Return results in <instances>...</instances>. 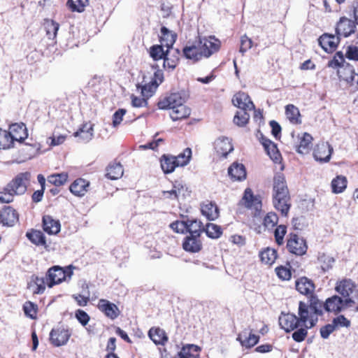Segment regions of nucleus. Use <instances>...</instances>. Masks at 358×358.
<instances>
[{
  "mask_svg": "<svg viewBox=\"0 0 358 358\" xmlns=\"http://www.w3.org/2000/svg\"><path fill=\"white\" fill-rule=\"evenodd\" d=\"M31 176L28 171L16 175L0 191V203H10L13 202L15 196L23 195L29 185Z\"/></svg>",
  "mask_w": 358,
  "mask_h": 358,
  "instance_id": "obj_1",
  "label": "nucleus"
},
{
  "mask_svg": "<svg viewBox=\"0 0 358 358\" xmlns=\"http://www.w3.org/2000/svg\"><path fill=\"white\" fill-rule=\"evenodd\" d=\"M238 206L241 209H245L250 212L252 220H248V225L250 228L257 229L260 226L256 223L260 222V215L262 211V196L259 194H255L252 189L250 187L244 190L242 198L238 203Z\"/></svg>",
  "mask_w": 358,
  "mask_h": 358,
  "instance_id": "obj_2",
  "label": "nucleus"
},
{
  "mask_svg": "<svg viewBox=\"0 0 358 358\" xmlns=\"http://www.w3.org/2000/svg\"><path fill=\"white\" fill-rule=\"evenodd\" d=\"M308 304L299 301L298 315L301 316L302 322H309L308 327H313L316 325L318 317L323 315L324 303L321 301L315 294L308 297Z\"/></svg>",
  "mask_w": 358,
  "mask_h": 358,
  "instance_id": "obj_3",
  "label": "nucleus"
},
{
  "mask_svg": "<svg viewBox=\"0 0 358 358\" xmlns=\"http://www.w3.org/2000/svg\"><path fill=\"white\" fill-rule=\"evenodd\" d=\"M75 267L73 265H69L64 267L59 266H53L50 267L46 274V285L49 288H52L56 285H59L65 281L67 278H71L73 274Z\"/></svg>",
  "mask_w": 358,
  "mask_h": 358,
  "instance_id": "obj_4",
  "label": "nucleus"
},
{
  "mask_svg": "<svg viewBox=\"0 0 358 358\" xmlns=\"http://www.w3.org/2000/svg\"><path fill=\"white\" fill-rule=\"evenodd\" d=\"M164 81V73L160 69H157L151 78V80L148 83L144 84L136 85V88L141 90V96L145 97L147 100L150 98L158 86Z\"/></svg>",
  "mask_w": 358,
  "mask_h": 358,
  "instance_id": "obj_5",
  "label": "nucleus"
},
{
  "mask_svg": "<svg viewBox=\"0 0 358 358\" xmlns=\"http://www.w3.org/2000/svg\"><path fill=\"white\" fill-rule=\"evenodd\" d=\"M286 248L287 251L296 256L305 255L308 250L306 241L294 233H290L287 239Z\"/></svg>",
  "mask_w": 358,
  "mask_h": 358,
  "instance_id": "obj_6",
  "label": "nucleus"
},
{
  "mask_svg": "<svg viewBox=\"0 0 358 358\" xmlns=\"http://www.w3.org/2000/svg\"><path fill=\"white\" fill-rule=\"evenodd\" d=\"M196 38L201 46V52L204 58H209L220 50L221 41L215 36H199Z\"/></svg>",
  "mask_w": 358,
  "mask_h": 358,
  "instance_id": "obj_7",
  "label": "nucleus"
},
{
  "mask_svg": "<svg viewBox=\"0 0 358 358\" xmlns=\"http://www.w3.org/2000/svg\"><path fill=\"white\" fill-rule=\"evenodd\" d=\"M337 75L341 80L346 82L351 87V91H358V73L348 63L345 64L337 71Z\"/></svg>",
  "mask_w": 358,
  "mask_h": 358,
  "instance_id": "obj_8",
  "label": "nucleus"
},
{
  "mask_svg": "<svg viewBox=\"0 0 358 358\" xmlns=\"http://www.w3.org/2000/svg\"><path fill=\"white\" fill-rule=\"evenodd\" d=\"M273 203L282 216L287 217L292 206L289 191L273 192Z\"/></svg>",
  "mask_w": 358,
  "mask_h": 358,
  "instance_id": "obj_9",
  "label": "nucleus"
},
{
  "mask_svg": "<svg viewBox=\"0 0 358 358\" xmlns=\"http://www.w3.org/2000/svg\"><path fill=\"white\" fill-rule=\"evenodd\" d=\"M20 214L11 206H3L0 210V224L3 227H12L19 222Z\"/></svg>",
  "mask_w": 358,
  "mask_h": 358,
  "instance_id": "obj_10",
  "label": "nucleus"
},
{
  "mask_svg": "<svg viewBox=\"0 0 358 358\" xmlns=\"http://www.w3.org/2000/svg\"><path fill=\"white\" fill-rule=\"evenodd\" d=\"M356 23L345 16L339 18L335 26V32L341 38H348L356 31Z\"/></svg>",
  "mask_w": 358,
  "mask_h": 358,
  "instance_id": "obj_11",
  "label": "nucleus"
},
{
  "mask_svg": "<svg viewBox=\"0 0 358 358\" xmlns=\"http://www.w3.org/2000/svg\"><path fill=\"white\" fill-rule=\"evenodd\" d=\"M96 308L107 318L112 320L117 319L121 314V310L118 306L106 299H100L98 301Z\"/></svg>",
  "mask_w": 358,
  "mask_h": 358,
  "instance_id": "obj_12",
  "label": "nucleus"
},
{
  "mask_svg": "<svg viewBox=\"0 0 358 358\" xmlns=\"http://www.w3.org/2000/svg\"><path fill=\"white\" fill-rule=\"evenodd\" d=\"M341 38L337 34L324 33L319 37L318 43L326 52L332 53L337 49Z\"/></svg>",
  "mask_w": 358,
  "mask_h": 358,
  "instance_id": "obj_13",
  "label": "nucleus"
},
{
  "mask_svg": "<svg viewBox=\"0 0 358 358\" xmlns=\"http://www.w3.org/2000/svg\"><path fill=\"white\" fill-rule=\"evenodd\" d=\"M357 289V285L350 278H343L338 280L335 286V290L344 299L350 297Z\"/></svg>",
  "mask_w": 358,
  "mask_h": 358,
  "instance_id": "obj_14",
  "label": "nucleus"
},
{
  "mask_svg": "<svg viewBox=\"0 0 358 358\" xmlns=\"http://www.w3.org/2000/svg\"><path fill=\"white\" fill-rule=\"evenodd\" d=\"M301 316L296 317L292 313H282L279 317V324L280 327L287 333L291 332L296 329L302 321L300 320Z\"/></svg>",
  "mask_w": 358,
  "mask_h": 358,
  "instance_id": "obj_15",
  "label": "nucleus"
},
{
  "mask_svg": "<svg viewBox=\"0 0 358 358\" xmlns=\"http://www.w3.org/2000/svg\"><path fill=\"white\" fill-rule=\"evenodd\" d=\"M295 289L301 294L308 298L315 294V284L312 279L301 276L296 279Z\"/></svg>",
  "mask_w": 358,
  "mask_h": 358,
  "instance_id": "obj_16",
  "label": "nucleus"
},
{
  "mask_svg": "<svg viewBox=\"0 0 358 358\" xmlns=\"http://www.w3.org/2000/svg\"><path fill=\"white\" fill-rule=\"evenodd\" d=\"M297 141L294 144L296 151L301 155H306L313 148V136L308 132H303L297 135Z\"/></svg>",
  "mask_w": 358,
  "mask_h": 358,
  "instance_id": "obj_17",
  "label": "nucleus"
},
{
  "mask_svg": "<svg viewBox=\"0 0 358 358\" xmlns=\"http://www.w3.org/2000/svg\"><path fill=\"white\" fill-rule=\"evenodd\" d=\"M232 103L242 110L251 111L255 108L248 94L242 91H239L234 95Z\"/></svg>",
  "mask_w": 358,
  "mask_h": 358,
  "instance_id": "obj_18",
  "label": "nucleus"
},
{
  "mask_svg": "<svg viewBox=\"0 0 358 358\" xmlns=\"http://www.w3.org/2000/svg\"><path fill=\"white\" fill-rule=\"evenodd\" d=\"M182 54L186 59L194 62H197L204 58L197 38L193 43H189L182 48Z\"/></svg>",
  "mask_w": 358,
  "mask_h": 358,
  "instance_id": "obj_19",
  "label": "nucleus"
},
{
  "mask_svg": "<svg viewBox=\"0 0 358 358\" xmlns=\"http://www.w3.org/2000/svg\"><path fill=\"white\" fill-rule=\"evenodd\" d=\"M214 149L219 158H226L234 150L231 140L227 137H219L214 142Z\"/></svg>",
  "mask_w": 358,
  "mask_h": 358,
  "instance_id": "obj_20",
  "label": "nucleus"
},
{
  "mask_svg": "<svg viewBox=\"0 0 358 358\" xmlns=\"http://www.w3.org/2000/svg\"><path fill=\"white\" fill-rule=\"evenodd\" d=\"M185 98L179 92L171 93L168 96L160 100L158 103L159 109H173V107L185 104Z\"/></svg>",
  "mask_w": 358,
  "mask_h": 358,
  "instance_id": "obj_21",
  "label": "nucleus"
},
{
  "mask_svg": "<svg viewBox=\"0 0 358 358\" xmlns=\"http://www.w3.org/2000/svg\"><path fill=\"white\" fill-rule=\"evenodd\" d=\"M71 337V333L64 328L52 329L50 333V341L55 347L66 344Z\"/></svg>",
  "mask_w": 358,
  "mask_h": 358,
  "instance_id": "obj_22",
  "label": "nucleus"
},
{
  "mask_svg": "<svg viewBox=\"0 0 358 358\" xmlns=\"http://www.w3.org/2000/svg\"><path fill=\"white\" fill-rule=\"evenodd\" d=\"M73 135L80 142L88 143L94 136V124L90 121L83 122Z\"/></svg>",
  "mask_w": 358,
  "mask_h": 358,
  "instance_id": "obj_23",
  "label": "nucleus"
},
{
  "mask_svg": "<svg viewBox=\"0 0 358 358\" xmlns=\"http://www.w3.org/2000/svg\"><path fill=\"white\" fill-rule=\"evenodd\" d=\"M237 341L243 347L251 348L259 341V336L252 333V329H245L237 336Z\"/></svg>",
  "mask_w": 358,
  "mask_h": 358,
  "instance_id": "obj_24",
  "label": "nucleus"
},
{
  "mask_svg": "<svg viewBox=\"0 0 358 358\" xmlns=\"http://www.w3.org/2000/svg\"><path fill=\"white\" fill-rule=\"evenodd\" d=\"M332 148L326 142H322L316 145L313 150V156L317 161L327 162L330 159Z\"/></svg>",
  "mask_w": 358,
  "mask_h": 358,
  "instance_id": "obj_25",
  "label": "nucleus"
},
{
  "mask_svg": "<svg viewBox=\"0 0 358 358\" xmlns=\"http://www.w3.org/2000/svg\"><path fill=\"white\" fill-rule=\"evenodd\" d=\"M184 250L191 253L199 252L202 249V242L200 236L189 234L182 241Z\"/></svg>",
  "mask_w": 358,
  "mask_h": 358,
  "instance_id": "obj_26",
  "label": "nucleus"
},
{
  "mask_svg": "<svg viewBox=\"0 0 358 358\" xmlns=\"http://www.w3.org/2000/svg\"><path fill=\"white\" fill-rule=\"evenodd\" d=\"M345 306V299H343L339 296L334 295L326 299L324 302V310L328 313L338 314L341 312Z\"/></svg>",
  "mask_w": 358,
  "mask_h": 358,
  "instance_id": "obj_27",
  "label": "nucleus"
},
{
  "mask_svg": "<svg viewBox=\"0 0 358 358\" xmlns=\"http://www.w3.org/2000/svg\"><path fill=\"white\" fill-rule=\"evenodd\" d=\"M260 142L270 158L275 163L280 162L282 157L277 145L263 136L260 138Z\"/></svg>",
  "mask_w": 358,
  "mask_h": 358,
  "instance_id": "obj_28",
  "label": "nucleus"
},
{
  "mask_svg": "<svg viewBox=\"0 0 358 358\" xmlns=\"http://www.w3.org/2000/svg\"><path fill=\"white\" fill-rule=\"evenodd\" d=\"M228 175L233 182H241L246 179L247 172L243 164L234 162L228 168Z\"/></svg>",
  "mask_w": 358,
  "mask_h": 358,
  "instance_id": "obj_29",
  "label": "nucleus"
},
{
  "mask_svg": "<svg viewBox=\"0 0 358 358\" xmlns=\"http://www.w3.org/2000/svg\"><path fill=\"white\" fill-rule=\"evenodd\" d=\"M42 227L49 235H56L60 231L61 224L59 220L54 219L50 215H45L42 217Z\"/></svg>",
  "mask_w": 358,
  "mask_h": 358,
  "instance_id": "obj_30",
  "label": "nucleus"
},
{
  "mask_svg": "<svg viewBox=\"0 0 358 358\" xmlns=\"http://www.w3.org/2000/svg\"><path fill=\"white\" fill-rule=\"evenodd\" d=\"M90 186V181L82 178H78L71 184L69 191L74 196L82 197L88 192Z\"/></svg>",
  "mask_w": 358,
  "mask_h": 358,
  "instance_id": "obj_31",
  "label": "nucleus"
},
{
  "mask_svg": "<svg viewBox=\"0 0 358 358\" xmlns=\"http://www.w3.org/2000/svg\"><path fill=\"white\" fill-rule=\"evenodd\" d=\"M8 132L14 142L22 143L28 137L26 125L22 122L14 123L10 125Z\"/></svg>",
  "mask_w": 358,
  "mask_h": 358,
  "instance_id": "obj_32",
  "label": "nucleus"
},
{
  "mask_svg": "<svg viewBox=\"0 0 358 358\" xmlns=\"http://www.w3.org/2000/svg\"><path fill=\"white\" fill-rule=\"evenodd\" d=\"M163 66L166 70L173 71L180 62V51L176 49L173 51L166 49L164 57Z\"/></svg>",
  "mask_w": 358,
  "mask_h": 358,
  "instance_id": "obj_33",
  "label": "nucleus"
},
{
  "mask_svg": "<svg viewBox=\"0 0 358 358\" xmlns=\"http://www.w3.org/2000/svg\"><path fill=\"white\" fill-rule=\"evenodd\" d=\"M201 211L208 220L213 221L220 215L219 208L215 202L206 201L201 204Z\"/></svg>",
  "mask_w": 358,
  "mask_h": 358,
  "instance_id": "obj_34",
  "label": "nucleus"
},
{
  "mask_svg": "<svg viewBox=\"0 0 358 358\" xmlns=\"http://www.w3.org/2000/svg\"><path fill=\"white\" fill-rule=\"evenodd\" d=\"M123 173V166L120 162L115 159L106 166L105 176L108 179L115 180L122 178Z\"/></svg>",
  "mask_w": 358,
  "mask_h": 358,
  "instance_id": "obj_35",
  "label": "nucleus"
},
{
  "mask_svg": "<svg viewBox=\"0 0 358 358\" xmlns=\"http://www.w3.org/2000/svg\"><path fill=\"white\" fill-rule=\"evenodd\" d=\"M159 161L161 168L166 174L173 172L176 168L178 167L175 156L173 155L164 154L161 156Z\"/></svg>",
  "mask_w": 358,
  "mask_h": 358,
  "instance_id": "obj_36",
  "label": "nucleus"
},
{
  "mask_svg": "<svg viewBox=\"0 0 358 358\" xmlns=\"http://www.w3.org/2000/svg\"><path fill=\"white\" fill-rule=\"evenodd\" d=\"M176 34L170 31L166 27H162L161 36H159V42L166 49L172 48L176 40Z\"/></svg>",
  "mask_w": 358,
  "mask_h": 358,
  "instance_id": "obj_37",
  "label": "nucleus"
},
{
  "mask_svg": "<svg viewBox=\"0 0 358 358\" xmlns=\"http://www.w3.org/2000/svg\"><path fill=\"white\" fill-rule=\"evenodd\" d=\"M191 114V109L186 105L178 106L170 110L169 115L173 121L181 120L189 117Z\"/></svg>",
  "mask_w": 358,
  "mask_h": 358,
  "instance_id": "obj_38",
  "label": "nucleus"
},
{
  "mask_svg": "<svg viewBox=\"0 0 358 358\" xmlns=\"http://www.w3.org/2000/svg\"><path fill=\"white\" fill-rule=\"evenodd\" d=\"M200 350L199 346L189 344L182 347L174 358H197L199 357Z\"/></svg>",
  "mask_w": 358,
  "mask_h": 358,
  "instance_id": "obj_39",
  "label": "nucleus"
},
{
  "mask_svg": "<svg viewBox=\"0 0 358 358\" xmlns=\"http://www.w3.org/2000/svg\"><path fill=\"white\" fill-rule=\"evenodd\" d=\"M285 115L292 124H301L302 123L301 115L299 108L294 104H288L285 106Z\"/></svg>",
  "mask_w": 358,
  "mask_h": 358,
  "instance_id": "obj_40",
  "label": "nucleus"
},
{
  "mask_svg": "<svg viewBox=\"0 0 358 358\" xmlns=\"http://www.w3.org/2000/svg\"><path fill=\"white\" fill-rule=\"evenodd\" d=\"M148 336L156 345H165L168 341L166 332L159 327H152L149 330Z\"/></svg>",
  "mask_w": 358,
  "mask_h": 358,
  "instance_id": "obj_41",
  "label": "nucleus"
},
{
  "mask_svg": "<svg viewBox=\"0 0 358 358\" xmlns=\"http://www.w3.org/2000/svg\"><path fill=\"white\" fill-rule=\"evenodd\" d=\"M348 180L343 175H338L331 182V192L334 194H341L347 188Z\"/></svg>",
  "mask_w": 358,
  "mask_h": 358,
  "instance_id": "obj_42",
  "label": "nucleus"
},
{
  "mask_svg": "<svg viewBox=\"0 0 358 358\" xmlns=\"http://www.w3.org/2000/svg\"><path fill=\"white\" fill-rule=\"evenodd\" d=\"M27 238L36 245H46V238L43 233L37 229H31L26 233Z\"/></svg>",
  "mask_w": 358,
  "mask_h": 358,
  "instance_id": "obj_43",
  "label": "nucleus"
},
{
  "mask_svg": "<svg viewBox=\"0 0 358 358\" xmlns=\"http://www.w3.org/2000/svg\"><path fill=\"white\" fill-rule=\"evenodd\" d=\"M259 257L263 264L271 266L278 257V252L273 248H266L260 252Z\"/></svg>",
  "mask_w": 358,
  "mask_h": 358,
  "instance_id": "obj_44",
  "label": "nucleus"
},
{
  "mask_svg": "<svg viewBox=\"0 0 358 358\" xmlns=\"http://www.w3.org/2000/svg\"><path fill=\"white\" fill-rule=\"evenodd\" d=\"M278 278L282 281H289L292 276V266L289 262L285 265H280L275 268Z\"/></svg>",
  "mask_w": 358,
  "mask_h": 358,
  "instance_id": "obj_45",
  "label": "nucleus"
},
{
  "mask_svg": "<svg viewBox=\"0 0 358 358\" xmlns=\"http://www.w3.org/2000/svg\"><path fill=\"white\" fill-rule=\"evenodd\" d=\"M69 179V173L62 172L59 173H52L48 176V182L55 186L61 187L64 185Z\"/></svg>",
  "mask_w": 358,
  "mask_h": 358,
  "instance_id": "obj_46",
  "label": "nucleus"
},
{
  "mask_svg": "<svg viewBox=\"0 0 358 358\" xmlns=\"http://www.w3.org/2000/svg\"><path fill=\"white\" fill-rule=\"evenodd\" d=\"M289 191L285 177L282 173H278L273 177V192H283Z\"/></svg>",
  "mask_w": 358,
  "mask_h": 358,
  "instance_id": "obj_47",
  "label": "nucleus"
},
{
  "mask_svg": "<svg viewBox=\"0 0 358 358\" xmlns=\"http://www.w3.org/2000/svg\"><path fill=\"white\" fill-rule=\"evenodd\" d=\"M43 26L48 38L50 40L55 39L59 28V23L52 20L45 19Z\"/></svg>",
  "mask_w": 358,
  "mask_h": 358,
  "instance_id": "obj_48",
  "label": "nucleus"
},
{
  "mask_svg": "<svg viewBox=\"0 0 358 358\" xmlns=\"http://www.w3.org/2000/svg\"><path fill=\"white\" fill-rule=\"evenodd\" d=\"M89 5V0H67L66 6L71 12L83 13Z\"/></svg>",
  "mask_w": 358,
  "mask_h": 358,
  "instance_id": "obj_49",
  "label": "nucleus"
},
{
  "mask_svg": "<svg viewBox=\"0 0 358 358\" xmlns=\"http://www.w3.org/2000/svg\"><path fill=\"white\" fill-rule=\"evenodd\" d=\"M187 222V232L189 234L201 236V234L203 231L204 227L201 221L197 220H188Z\"/></svg>",
  "mask_w": 358,
  "mask_h": 358,
  "instance_id": "obj_50",
  "label": "nucleus"
},
{
  "mask_svg": "<svg viewBox=\"0 0 358 358\" xmlns=\"http://www.w3.org/2000/svg\"><path fill=\"white\" fill-rule=\"evenodd\" d=\"M14 141L8 131L0 129V150L13 148Z\"/></svg>",
  "mask_w": 358,
  "mask_h": 358,
  "instance_id": "obj_51",
  "label": "nucleus"
},
{
  "mask_svg": "<svg viewBox=\"0 0 358 358\" xmlns=\"http://www.w3.org/2000/svg\"><path fill=\"white\" fill-rule=\"evenodd\" d=\"M203 231L206 232V234L208 237L217 239L220 238L222 234V229L221 227L213 224V223H208L203 229Z\"/></svg>",
  "mask_w": 358,
  "mask_h": 358,
  "instance_id": "obj_52",
  "label": "nucleus"
},
{
  "mask_svg": "<svg viewBox=\"0 0 358 358\" xmlns=\"http://www.w3.org/2000/svg\"><path fill=\"white\" fill-rule=\"evenodd\" d=\"M23 311L27 317L32 320L37 319L38 308L37 304L34 302L26 301L23 305Z\"/></svg>",
  "mask_w": 358,
  "mask_h": 358,
  "instance_id": "obj_53",
  "label": "nucleus"
},
{
  "mask_svg": "<svg viewBox=\"0 0 358 358\" xmlns=\"http://www.w3.org/2000/svg\"><path fill=\"white\" fill-rule=\"evenodd\" d=\"M287 232V227L285 224H280L275 227L273 231L275 242L278 246L284 244V238Z\"/></svg>",
  "mask_w": 358,
  "mask_h": 358,
  "instance_id": "obj_54",
  "label": "nucleus"
},
{
  "mask_svg": "<svg viewBox=\"0 0 358 358\" xmlns=\"http://www.w3.org/2000/svg\"><path fill=\"white\" fill-rule=\"evenodd\" d=\"M345 64L343 53L341 51L336 52L333 58L331 59L327 64V66L329 68L335 69L338 70Z\"/></svg>",
  "mask_w": 358,
  "mask_h": 358,
  "instance_id": "obj_55",
  "label": "nucleus"
},
{
  "mask_svg": "<svg viewBox=\"0 0 358 358\" xmlns=\"http://www.w3.org/2000/svg\"><path fill=\"white\" fill-rule=\"evenodd\" d=\"M303 324V327L296 329L292 335L293 340L297 343L303 341L308 336V329L312 327H308L309 322H301Z\"/></svg>",
  "mask_w": 358,
  "mask_h": 358,
  "instance_id": "obj_56",
  "label": "nucleus"
},
{
  "mask_svg": "<svg viewBox=\"0 0 358 358\" xmlns=\"http://www.w3.org/2000/svg\"><path fill=\"white\" fill-rule=\"evenodd\" d=\"M164 45H153L149 49L150 56L154 61H159L163 59L165 56L166 50H164Z\"/></svg>",
  "mask_w": 358,
  "mask_h": 358,
  "instance_id": "obj_57",
  "label": "nucleus"
},
{
  "mask_svg": "<svg viewBox=\"0 0 358 358\" xmlns=\"http://www.w3.org/2000/svg\"><path fill=\"white\" fill-rule=\"evenodd\" d=\"M191 157L192 150L189 148H185L182 152L180 153L177 156H175L178 167L187 165L190 161Z\"/></svg>",
  "mask_w": 358,
  "mask_h": 358,
  "instance_id": "obj_58",
  "label": "nucleus"
},
{
  "mask_svg": "<svg viewBox=\"0 0 358 358\" xmlns=\"http://www.w3.org/2000/svg\"><path fill=\"white\" fill-rule=\"evenodd\" d=\"M278 220L279 217L275 213L269 212L264 216L263 224L266 229H271L277 226Z\"/></svg>",
  "mask_w": 358,
  "mask_h": 358,
  "instance_id": "obj_59",
  "label": "nucleus"
},
{
  "mask_svg": "<svg viewBox=\"0 0 358 358\" xmlns=\"http://www.w3.org/2000/svg\"><path fill=\"white\" fill-rule=\"evenodd\" d=\"M250 120V115L248 111L243 110L242 112H237L234 117V122L239 127L245 126Z\"/></svg>",
  "mask_w": 358,
  "mask_h": 358,
  "instance_id": "obj_60",
  "label": "nucleus"
},
{
  "mask_svg": "<svg viewBox=\"0 0 358 358\" xmlns=\"http://www.w3.org/2000/svg\"><path fill=\"white\" fill-rule=\"evenodd\" d=\"M253 45V41L245 34L241 37L240 40V49L239 51L244 55V54L249 50Z\"/></svg>",
  "mask_w": 358,
  "mask_h": 358,
  "instance_id": "obj_61",
  "label": "nucleus"
},
{
  "mask_svg": "<svg viewBox=\"0 0 358 358\" xmlns=\"http://www.w3.org/2000/svg\"><path fill=\"white\" fill-rule=\"evenodd\" d=\"M345 57L349 60L358 62V47L355 45H348Z\"/></svg>",
  "mask_w": 358,
  "mask_h": 358,
  "instance_id": "obj_62",
  "label": "nucleus"
},
{
  "mask_svg": "<svg viewBox=\"0 0 358 358\" xmlns=\"http://www.w3.org/2000/svg\"><path fill=\"white\" fill-rule=\"evenodd\" d=\"M331 322L336 329L350 326V321L343 315L334 317Z\"/></svg>",
  "mask_w": 358,
  "mask_h": 358,
  "instance_id": "obj_63",
  "label": "nucleus"
},
{
  "mask_svg": "<svg viewBox=\"0 0 358 358\" xmlns=\"http://www.w3.org/2000/svg\"><path fill=\"white\" fill-rule=\"evenodd\" d=\"M170 228L178 234L187 232V222L185 221L176 220L170 224Z\"/></svg>",
  "mask_w": 358,
  "mask_h": 358,
  "instance_id": "obj_64",
  "label": "nucleus"
}]
</instances>
